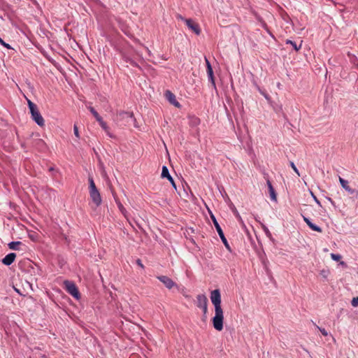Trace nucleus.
I'll use <instances>...</instances> for the list:
<instances>
[{
  "label": "nucleus",
  "mask_w": 358,
  "mask_h": 358,
  "mask_svg": "<svg viewBox=\"0 0 358 358\" xmlns=\"http://www.w3.org/2000/svg\"><path fill=\"white\" fill-rule=\"evenodd\" d=\"M130 117H132V114L127 113Z\"/></svg>",
  "instance_id": "41"
},
{
  "label": "nucleus",
  "mask_w": 358,
  "mask_h": 358,
  "mask_svg": "<svg viewBox=\"0 0 358 358\" xmlns=\"http://www.w3.org/2000/svg\"><path fill=\"white\" fill-rule=\"evenodd\" d=\"M162 178H167L170 182L171 183L172 186L176 189V185L172 178V176L170 175L168 168L166 166H162V171L161 174Z\"/></svg>",
  "instance_id": "8"
},
{
  "label": "nucleus",
  "mask_w": 358,
  "mask_h": 358,
  "mask_svg": "<svg viewBox=\"0 0 358 358\" xmlns=\"http://www.w3.org/2000/svg\"><path fill=\"white\" fill-rule=\"evenodd\" d=\"M331 257L333 260L334 261H336V262H338L341 260V255H338V254H334V253H331Z\"/></svg>",
  "instance_id": "18"
},
{
  "label": "nucleus",
  "mask_w": 358,
  "mask_h": 358,
  "mask_svg": "<svg viewBox=\"0 0 358 358\" xmlns=\"http://www.w3.org/2000/svg\"><path fill=\"white\" fill-rule=\"evenodd\" d=\"M303 221L307 224V225H308V227H309L312 230L315 231H317V232H320V233L322 231V229L320 227H318V226L315 225V224H313V223L310 221V220L309 218H308V217H304V216H303Z\"/></svg>",
  "instance_id": "12"
},
{
  "label": "nucleus",
  "mask_w": 358,
  "mask_h": 358,
  "mask_svg": "<svg viewBox=\"0 0 358 358\" xmlns=\"http://www.w3.org/2000/svg\"><path fill=\"white\" fill-rule=\"evenodd\" d=\"M100 126L101 127V128L104 130V131H108V129L109 128L106 123L104 122H101V124H100Z\"/></svg>",
  "instance_id": "29"
},
{
  "label": "nucleus",
  "mask_w": 358,
  "mask_h": 358,
  "mask_svg": "<svg viewBox=\"0 0 358 358\" xmlns=\"http://www.w3.org/2000/svg\"><path fill=\"white\" fill-rule=\"evenodd\" d=\"M73 132H74V134L75 136L79 138H80V134H79V131H78V128L77 127L76 124H74V127H73Z\"/></svg>",
  "instance_id": "25"
},
{
  "label": "nucleus",
  "mask_w": 358,
  "mask_h": 358,
  "mask_svg": "<svg viewBox=\"0 0 358 358\" xmlns=\"http://www.w3.org/2000/svg\"><path fill=\"white\" fill-rule=\"evenodd\" d=\"M157 278L169 289L178 287L177 284L166 275H157Z\"/></svg>",
  "instance_id": "6"
},
{
  "label": "nucleus",
  "mask_w": 358,
  "mask_h": 358,
  "mask_svg": "<svg viewBox=\"0 0 358 358\" xmlns=\"http://www.w3.org/2000/svg\"><path fill=\"white\" fill-rule=\"evenodd\" d=\"M15 257L16 255L15 253H9L7 255H6L5 257L2 259V263L6 266H10L13 263Z\"/></svg>",
  "instance_id": "11"
},
{
  "label": "nucleus",
  "mask_w": 358,
  "mask_h": 358,
  "mask_svg": "<svg viewBox=\"0 0 358 358\" xmlns=\"http://www.w3.org/2000/svg\"><path fill=\"white\" fill-rule=\"evenodd\" d=\"M205 62H206V69H208L209 68H212V66L210 63V62L208 61V59L205 57Z\"/></svg>",
  "instance_id": "31"
},
{
  "label": "nucleus",
  "mask_w": 358,
  "mask_h": 358,
  "mask_svg": "<svg viewBox=\"0 0 358 358\" xmlns=\"http://www.w3.org/2000/svg\"><path fill=\"white\" fill-rule=\"evenodd\" d=\"M87 108L90 110V111L92 113V114L94 115L95 118L99 117V113L94 110L93 107L88 106Z\"/></svg>",
  "instance_id": "19"
},
{
  "label": "nucleus",
  "mask_w": 358,
  "mask_h": 358,
  "mask_svg": "<svg viewBox=\"0 0 358 358\" xmlns=\"http://www.w3.org/2000/svg\"><path fill=\"white\" fill-rule=\"evenodd\" d=\"M105 132L106 133V134L110 137V138H113L114 136L110 132V129L108 128V131H105Z\"/></svg>",
  "instance_id": "36"
},
{
  "label": "nucleus",
  "mask_w": 358,
  "mask_h": 358,
  "mask_svg": "<svg viewBox=\"0 0 358 358\" xmlns=\"http://www.w3.org/2000/svg\"><path fill=\"white\" fill-rule=\"evenodd\" d=\"M262 227L267 236L271 235L269 230L268 229V228L266 226L263 225Z\"/></svg>",
  "instance_id": "33"
},
{
  "label": "nucleus",
  "mask_w": 358,
  "mask_h": 358,
  "mask_svg": "<svg viewBox=\"0 0 358 358\" xmlns=\"http://www.w3.org/2000/svg\"><path fill=\"white\" fill-rule=\"evenodd\" d=\"M311 195L313 198V199L315 200V201L319 205V206H321V203L320 202V201L317 199V198L314 195V194L313 192H311Z\"/></svg>",
  "instance_id": "32"
},
{
  "label": "nucleus",
  "mask_w": 358,
  "mask_h": 358,
  "mask_svg": "<svg viewBox=\"0 0 358 358\" xmlns=\"http://www.w3.org/2000/svg\"><path fill=\"white\" fill-rule=\"evenodd\" d=\"M130 64L134 66H137L136 64L132 60L130 61Z\"/></svg>",
  "instance_id": "40"
},
{
  "label": "nucleus",
  "mask_w": 358,
  "mask_h": 358,
  "mask_svg": "<svg viewBox=\"0 0 358 358\" xmlns=\"http://www.w3.org/2000/svg\"><path fill=\"white\" fill-rule=\"evenodd\" d=\"M286 43L290 44L296 51H298L301 48V45L298 46L295 42H294L291 40H287Z\"/></svg>",
  "instance_id": "17"
},
{
  "label": "nucleus",
  "mask_w": 358,
  "mask_h": 358,
  "mask_svg": "<svg viewBox=\"0 0 358 358\" xmlns=\"http://www.w3.org/2000/svg\"><path fill=\"white\" fill-rule=\"evenodd\" d=\"M208 306V299L204 294H199L196 296V306L199 308Z\"/></svg>",
  "instance_id": "10"
},
{
  "label": "nucleus",
  "mask_w": 358,
  "mask_h": 358,
  "mask_svg": "<svg viewBox=\"0 0 358 358\" xmlns=\"http://www.w3.org/2000/svg\"><path fill=\"white\" fill-rule=\"evenodd\" d=\"M96 120L99 122V124H101V122H104V121L102 120V118L100 115H99V117H96Z\"/></svg>",
  "instance_id": "35"
},
{
  "label": "nucleus",
  "mask_w": 358,
  "mask_h": 358,
  "mask_svg": "<svg viewBox=\"0 0 358 358\" xmlns=\"http://www.w3.org/2000/svg\"><path fill=\"white\" fill-rule=\"evenodd\" d=\"M64 283L65 285L66 290L69 294H70L71 296H73L74 298L77 299L80 298V293L78 290L77 287L73 282L69 280H66L64 281Z\"/></svg>",
  "instance_id": "5"
},
{
  "label": "nucleus",
  "mask_w": 358,
  "mask_h": 358,
  "mask_svg": "<svg viewBox=\"0 0 358 358\" xmlns=\"http://www.w3.org/2000/svg\"><path fill=\"white\" fill-rule=\"evenodd\" d=\"M339 182L342 187L345 189L347 192H348L350 194H353L355 192V190L349 186L348 182L346 180L342 178L341 177H339Z\"/></svg>",
  "instance_id": "13"
},
{
  "label": "nucleus",
  "mask_w": 358,
  "mask_h": 358,
  "mask_svg": "<svg viewBox=\"0 0 358 358\" xmlns=\"http://www.w3.org/2000/svg\"><path fill=\"white\" fill-rule=\"evenodd\" d=\"M206 72H207V75H208L209 81L210 82L213 88L215 89L216 86H215V82L213 68H209L208 69H206Z\"/></svg>",
  "instance_id": "14"
},
{
  "label": "nucleus",
  "mask_w": 358,
  "mask_h": 358,
  "mask_svg": "<svg viewBox=\"0 0 358 358\" xmlns=\"http://www.w3.org/2000/svg\"><path fill=\"white\" fill-rule=\"evenodd\" d=\"M340 264L344 267H346L347 266V264H345V262L341 261L340 262Z\"/></svg>",
  "instance_id": "39"
},
{
  "label": "nucleus",
  "mask_w": 358,
  "mask_h": 358,
  "mask_svg": "<svg viewBox=\"0 0 358 358\" xmlns=\"http://www.w3.org/2000/svg\"><path fill=\"white\" fill-rule=\"evenodd\" d=\"M29 109L30 110L32 120L40 127L45 125V120L41 115L37 106L31 100L27 99Z\"/></svg>",
  "instance_id": "3"
},
{
  "label": "nucleus",
  "mask_w": 358,
  "mask_h": 358,
  "mask_svg": "<svg viewBox=\"0 0 358 358\" xmlns=\"http://www.w3.org/2000/svg\"><path fill=\"white\" fill-rule=\"evenodd\" d=\"M117 206H118V208L120 209V210L122 212V213L126 216V210L125 208H124V206H122V204L120 203V202H117Z\"/></svg>",
  "instance_id": "20"
},
{
  "label": "nucleus",
  "mask_w": 358,
  "mask_h": 358,
  "mask_svg": "<svg viewBox=\"0 0 358 358\" xmlns=\"http://www.w3.org/2000/svg\"><path fill=\"white\" fill-rule=\"evenodd\" d=\"M351 304L353 307L358 306V296L354 297L351 301Z\"/></svg>",
  "instance_id": "22"
},
{
  "label": "nucleus",
  "mask_w": 358,
  "mask_h": 358,
  "mask_svg": "<svg viewBox=\"0 0 358 358\" xmlns=\"http://www.w3.org/2000/svg\"><path fill=\"white\" fill-rule=\"evenodd\" d=\"M185 23L187 27L191 29L194 33L196 35H199L201 33V29L199 24L194 22L192 20L188 19L185 20Z\"/></svg>",
  "instance_id": "7"
},
{
  "label": "nucleus",
  "mask_w": 358,
  "mask_h": 358,
  "mask_svg": "<svg viewBox=\"0 0 358 358\" xmlns=\"http://www.w3.org/2000/svg\"><path fill=\"white\" fill-rule=\"evenodd\" d=\"M329 271H327V270H324V269H323V270H322V271H320V275H321L324 278L327 279V277H328V275H329Z\"/></svg>",
  "instance_id": "24"
},
{
  "label": "nucleus",
  "mask_w": 358,
  "mask_h": 358,
  "mask_svg": "<svg viewBox=\"0 0 358 358\" xmlns=\"http://www.w3.org/2000/svg\"><path fill=\"white\" fill-rule=\"evenodd\" d=\"M166 98L167 100L173 106H175L177 108L180 107V104L178 101H176V96L170 91H166L165 93Z\"/></svg>",
  "instance_id": "9"
},
{
  "label": "nucleus",
  "mask_w": 358,
  "mask_h": 358,
  "mask_svg": "<svg viewBox=\"0 0 358 358\" xmlns=\"http://www.w3.org/2000/svg\"><path fill=\"white\" fill-rule=\"evenodd\" d=\"M266 183H267V185L268 187L271 199L273 201H276V199H277L276 194L275 192L274 188L273 187V185H272L271 181L268 180Z\"/></svg>",
  "instance_id": "15"
},
{
  "label": "nucleus",
  "mask_w": 358,
  "mask_h": 358,
  "mask_svg": "<svg viewBox=\"0 0 358 358\" xmlns=\"http://www.w3.org/2000/svg\"><path fill=\"white\" fill-rule=\"evenodd\" d=\"M177 18H178V19H180V20H182V21H184V22H185V20H186V19H185V18H184L182 15H178L177 16Z\"/></svg>",
  "instance_id": "38"
},
{
  "label": "nucleus",
  "mask_w": 358,
  "mask_h": 358,
  "mask_svg": "<svg viewBox=\"0 0 358 358\" xmlns=\"http://www.w3.org/2000/svg\"><path fill=\"white\" fill-rule=\"evenodd\" d=\"M357 66H358V63H357Z\"/></svg>",
  "instance_id": "42"
},
{
  "label": "nucleus",
  "mask_w": 358,
  "mask_h": 358,
  "mask_svg": "<svg viewBox=\"0 0 358 358\" xmlns=\"http://www.w3.org/2000/svg\"><path fill=\"white\" fill-rule=\"evenodd\" d=\"M89 181V194L90 199H92L93 203L96 207H98L101 205L102 202L101 196L99 191L96 188L94 181L92 177L90 176L88 178Z\"/></svg>",
  "instance_id": "2"
},
{
  "label": "nucleus",
  "mask_w": 358,
  "mask_h": 358,
  "mask_svg": "<svg viewBox=\"0 0 358 358\" xmlns=\"http://www.w3.org/2000/svg\"><path fill=\"white\" fill-rule=\"evenodd\" d=\"M210 300L215 307V316L212 319L213 325L220 331L223 329L224 313L221 306V294L219 289L211 292Z\"/></svg>",
  "instance_id": "1"
},
{
  "label": "nucleus",
  "mask_w": 358,
  "mask_h": 358,
  "mask_svg": "<svg viewBox=\"0 0 358 358\" xmlns=\"http://www.w3.org/2000/svg\"><path fill=\"white\" fill-rule=\"evenodd\" d=\"M234 214H235V215H236V218L238 219V222H239L241 224H243V220H242V218H241V215H239V213L236 210V211L234 212Z\"/></svg>",
  "instance_id": "27"
},
{
  "label": "nucleus",
  "mask_w": 358,
  "mask_h": 358,
  "mask_svg": "<svg viewBox=\"0 0 358 358\" xmlns=\"http://www.w3.org/2000/svg\"><path fill=\"white\" fill-rule=\"evenodd\" d=\"M201 309L203 311V315L206 316L207 314V312H208V306H205L201 308Z\"/></svg>",
  "instance_id": "30"
},
{
  "label": "nucleus",
  "mask_w": 358,
  "mask_h": 358,
  "mask_svg": "<svg viewBox=\"0 0 358 358\" xmlns=\"http://www.w3.org/2000/svg\"><path fill=\"white\" fill-rule=\"evenodd\" d=\"M105 132L106 133V134L110 137V138H113L114 136L110 132V129L108 128V131H105Z\"/></svg>",
  "instance_id": "37"
},
{
  "label": "nucleus",
  "mask_w": 358,
  "mask_h": 358,
  "mask_svg": "<svg viewBox=\"0 0 358 358\" xmlns=\"http://www.w3.org/2000/svg\"><path fill=\"white\" fill-rule=\"evenodd\" d=\"M22 243L20 241H13L8 243V247L10 250H17V246L21 245Z\"/></svg>",
  "instance_id": "16"
},
{
  "label": "nucleus",
  "mask_w": 358,
  "mask_h": 358,
  "mask_svg": "<svg viewBox=\"0 0 358 358\" xmlns=\"http://www.w3.org/2000/svg\"><path fill=\"white\" fill-rule=\"evenodd\" d=\"M290 166L292 167V169L294 170V171L298 175V176H300V173L299 172V170L298 169L296 168V166H295L294 163L293 162H290Z\"/></svg>",
  "instance_id": "21"
},
{
  "label": "nucleus",
  "mask_w": 358,
  "mask_h": 358,
  "mask_svg": "<svg viewBox=\"0 0 358 358\" xmlns=\"http://www.w3.org/2000/svg\"><path fill=\"white\" fill-rule=\"evenodd\" d=\"M210 217H211V219L213 220L214 226H215V229H216V230H217V233H218V234H219V236H220L222 243H224V246L229 250H230V247H229V243L227 242V240L225 238L224 234L223 233V231H222L221 227L220 226L219 223L217 222L215 217L213 214L210 215Z\"/></svg>",
  "instance_id": "4"
},
{
  "label": "nucleus",
  "mask_w": 358,
  "mask_h": 358,
  "mask_svg": "<svg viewBox=\"0 0 358 358\" xmlns=\"http://www.w3.org/2000/svg\"><path fill=\"white\" fill-rule=\"evenodd\" d=\"M136 264H138L141 268H144V266H143V264H142V262H141V259H137V260H136Z\"/></svg>",
  "instance_id": "34"
},
{
  "label": "nucleus",
  "mask_w": 358,
  "mask_h": 358,
  "mask_svg": "<svg viewBox=\"0 0 358 358\" xmlns=\"http://www.w3.org/2000/svg\"><path fill=\"white\" fill-rule=\"evenodd\" d=\"M315 325L316 326L317 329L320 330V331L322 333L323 336H327L328 335V332L327 331L326 329H324V328H321L316 324Z\"/></svg>",
  "instance_id": "23"
},
{
  "label": "nucleus",
  "mask_w": 358,
  "mask_h": 358,
  "mask_svg": "<svg viewBox=\"0 0 358 358\" xmlns=\"http://www.w3.org/2000/svg\"><path fill=\"white\" fill-rule=\"evenodd\" d=\"M0 43L4 46L5 48H6L7 49H11V47L10 45L8 44V43H5L2 39L0 37Z\"/></svg>",
  "instance_id": "28"
},
{
  "label": "nucleus",
  "mask_w": 358,
  "mask_h": 358,
  "mask_svg": "<svg viewBox=\"0 0 358 358\" xmlns=\"http://www.w3.org/2000/svg\"><path fill=\"white\" fill-rule=\"evenodd\" d=\"M349 57H350L351 63H352L355 65H357L356 64V61L357 60V58L355 55H350V54H349Z\"/></svg>",
  "instance_id": "26"
}]
</instances>
